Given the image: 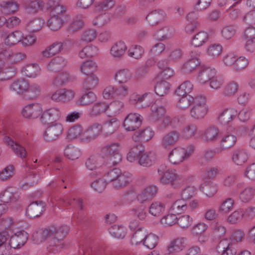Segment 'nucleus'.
<instances>
[{
  "label": "nucleus",
  "mask_w": 255,
  "mask_h": 255,
  "mask_svg": "<svg viewBox=\"0 0 255 255\" xmlns=\"http://www.w3.org/2000/svg\"><path fill=\"white\" fill-rule=\"evenodd\" d=\"M180 133L176 130H172L166 133L161 141V146L164 149H168L174 145L178 141Z\"/></svg>",
  "instance_id": "aec40b11"
},
{
  "label": "nucleus",
  "mask_w": 255,
  "mask_h": 255,
  "mask_svg": "<svg viewBox=\"0 0 255 255\" xmlns=\"http://www.w3.org/2000/svg\"><path fill=\"white\" fill-rule=\"evenodd\" d=\"M158 188L156 186L151 185L145 188L137 196V199L140 203L152 199L157 194Z\"/></svg>",
  "instance_id": "cd10ccee"
},
{
  "label": "nucleus",
  "mask_w": 255,
  "mask_h": 255,
  "mask_svg": "<svg viewBox=\"0 0 255 255\" xmlns=\"http://www.w3.org/2000/svg\"><path fill=\"white\" fill-rule=\"evenodd\" d=\"M109 232L112 236L123 239L126 234V228L123 226L114 225L109 228Z\"/></svg>",
  "instance_id": "0e129e2a"
},
{
  "label": "nucleus",
  "mask_w": 255,
  "mask_h": 255,
  "mask_svg": "<svg viewBox=\"0 0 255 255\" xmlns=\"http://www.w3.org/2000/svg\"><path fill=\"white\" fill-rule=\"evenodd\" d=\"M132 77V73L128 69H121L115 75V79L120 84L126 83Z\"/></svg>",
  "instance_id": "603ef678"
},
{
  "label": "nucleus",
  "mask_w": 255,
  "mask_h": 255,
  "mask_svg": "<svg viewBox=\"0 0 255 255\" xmlns=\"http://www.w3.org/2000/svg\"><path fill=\"white\" fill-rule=\"evenodd\" d=\"M5 142L9 146L15 155L24 160L28 155V151L25 147L12 139L9 137H5Z\"/></svg>",
  "instance_id": "dca6fc26"
},
{
  "label": "nucleus",
  "mask_w": 255,
  "mask_h": 255,
  "mask_svg": "<svg viewBox=\"0 0 255 255\" xmlns=\"http://www.w3.org/2000/svg\"><path fill=\"white\" fill-rule=\"evenodd\" d=\"M194 147L191 145L185 149L181 147L174 148L168 153V160L173 165H177L182 163L184 160L189 158L193 154Z\"/></svg>",
  "instance_id": "7ed1b4c3"
},
{
  "label": "nucleus",
  "mask_w": 255,
  "mask_h": 255,
  "mask_svg": "<svg viewBox=\"0 0 255 255\" xmlns=\"http://www.w3.org/2000/svg\"><path fill=\"white\" fill-rule=\"evenodd\" d=\"M248 159V154L246 149L239 148L235 149L233 153V161L238 165H241L245 163Z\"/></svg>",
  "instance_id": "c9c22d12"
},
{
  "label": "nucleus",
  "mask_w": 255,
  "mask_h": 255,
  "mask_svg": "<svg viewBox=\"0 0 255 255\" xmlns=\"http://www.w3.org/2000/svg\"><path fill=\"white\" fill-rule=\"evenodd\" d=\"M1 37L6 45L13 46L20 42L23 37V33L18 30L12 32L3 31Z\"/></svg>",
  "instance_id": "2eb2a0df"
},
{
  "label": "nucleus",
  "mask_w": 255,
  "mask_h": 255,
  "mask_svg": "<svg viewBox=\"0 0 255 255\" xmlns=\"http://www.w3.org/2000/svg\"><path fill=\"white\" fill-rule=\"evenodd\" d=\"M53 227H47L44 229H39L32 235V240L35 244H39L47 239L50 238V234L53 233Z\"/></svg>",
  "instance_id": "c756f323"
},
{
  "label": "nucleus",
  "mask_w": 255,
  "mask_h": 255,
  "mask_svg": "<svg viewBox=\"0 0 255 255\" xmlns=\"http://www.w3.org/2000/svg\"><path fill=\"white\" fill-rule=\"evenodd\" d=\"M67 63L65 59L62 57L57 56L53 58L48 65V69L50 71H57L64 67Z\"/></svg>",
  "instance_id": "c03bdc74"
},
{
  "label": "nucleus",
  "mask_w": 255,
  "mask_h": 255,
  "mask_svg": "<svg viewBox=\"0 0 255 255\" xmlns=\"http://www.w3.org/2000/svg\"><path fill=\"white\" fill-rule=\"evenodd\" d=\"M84 26L83 16L78 14L72 19L71 23L68 26V31L70 32H75L79 31Z\"/></svg>",
  "instance_id": "de8ad7c7"
},
{
  "label": "nucleus",
  "mask_w": 255,
  "mask_h": 255,
  "mask_svg": "<svg viewBox=\"0 0 255 255\" xmlns=\"http://www.w3.org/2000/svg\"><path fill=\"white\" fill-rule=\"evenodd\" d=\"M202 191L207 197H213L217 192V186L213 183H204L200 187Z\"/></svg>",
  "instance_id": "338daca9"
},
{
  "label": "nucleus",
  "mask_w": 255,
  "mask_h": 255,
  "mask_svg": "<svg viewBox=\"0 0 255 255\" xmlns=\"http://www.w3.org/2000/svg\"><path fill=\"white\" fill-rule=\"evenodd\" d=\"M208 39L207 32L201 31L196 34L191 39V44L194 47H199L205 43Z\"/></svg>",
  "instance_id": "8fccbe9b"
},
{
  "label": "nucleus",
  "mask_w": 255,
  "mask_h": 255,
  "mask_svg": "<svg viewBox=\"0 0 255 255\" xmlns=\"http://www.w3.org/2000/svg\"><path fill=\"white\" fill-rule=\"evenodd\" d=\"M26 57L24 53L13 51L10 49L3 48L0 50V58L10 64L19 62Z\"/></svg>",
  "instance_id": "1a4fd4ad"
},
{
  "label": "nucleus",
  "mask_w": 255,
  "mask_h": 255,
  "mask_svg": "<svg viewBox=\"0 0 255 255\" xmlns=\"http://www.w3.org/2000/svg\"><path fill=\"white\" fill-rule=\"evenodd\" d=\"M165 210V206L163 203L159 201L153 202L149 207V213L151 215L160 217Z\"/></svg>",
  "instance_id": "37998d69"
},
{
  "label": "nucleus",
  "mask_w": 255,
  "mask_h": 255,
  "mask_svg": "<svg viewBox=\"0 0 255 255\" xmlns=\"http://www.w3.org/2000/svg\"><path fill=\"white\" fill-rule=\"evenodd\" d=\"M44 23L43 20L40 18H35L28 21L26 28L30 32H36L42 28Z\"/></svg>",
  "instance_id": "e2e57ef3"
},
{
  "label": "nucleus",
  "mask_w": 255,
  "mask_h": 255,
  "mask_svg": "<svg viewBox=\"0 0 255 255\" xmlns=\"http://www.w3.org/2000/svg\"><path fill=\"white\" fill-rule=\"evenodd\" d=\"M170 89V84L164 80L157 82L154 87L155 93L161 97L167 95L169 93Z\"/></svg>",
  "instance_id": "864d4df0"
},
{
  "label": "nucleus",
  "mask_w": 255,
  "mask_h": 255,
  "mask_svg": "<svg viewBox=\"0 0 255 255\" xmlns=\"http://www.w3.org/2000/svg\"><path fill=\"white\" fill-rule=\"evenodd\" d=\"M102 126L99 123H94L90 125L83 132L81 140L89 143L96 139L102 132Z\"/></svg>",
  "instance_id": "0eeeda50"
},
{
  "label": "nucleus",
  "mask_w": 255,
  "mask_h": 255,
  "mask_svg": "<svg viewBox=\"0 0 255 255\" xmlns=\"http://www.w3.org/2000/svg\"><path fill=\"white\" fill-rule=\"evenodd\" d=\"M127 53L129 57L135 59H139L143 55L144 49L140 45H132L129 48Z\"/></svg>",
  "instance_id": "bf43d9fd"
},
{
  "label": "nucleus",
  "mask_w": 255,
  "mask_h": 255,
  "mask_svg": "<svg viewBox=\"0 0 255 255\" xmlns=\"http://www.w3.org/2000/svg\"><path fill=\"white\" fill-rule=\"evenodd\" d=\"M200 61L199 59L191 58L187 61L182 66V71L185 73H190L194 71L199 66Z\"/></svg>",
  "instance_id": "052dcab7"
},
{
  "label": "nucleus",
  "mask_w": 255,
  "mask_h": 255,
  "mask_svg": "<svg viewBox=\"0 0 255 255\" xmlns=\"http://www.w3.org/2000/svg\"><path fill=\"white\" fill-rule=\"evenodd\" d=\"M186 239L179 237L171 242L167 247V252L169 255H173L183 250L186 246Z\"/></svg>",
  "instance_id": "393cba45"
},
{
  "label": "nucleus",
  "mask_w": 255,
  "mask_h": 255,
  "mask_svg": "<svg viewBox=\"0 0 255 255\" xmlns=\"http://www.w3.org/2000/svg\"><path fill=\"white\" fill-rule=\"evenodd\" d=\"M156 154L153 151L143 152L138 160V164L144 167H149L153 165L156 160Z\"/></svg>",
  "instance_id": "2f4dec72"
},
{
  "label": "nucleus",
  "mask_w": 255,
  "mask_h": 255,
  "mask_svg": "<svg viewBox=\"0 0 255 255\" xmlns=\"http://www.w3.org/2000/svg\"><path fill=\"white\" fill-rule=\"evenodd\" d=\"M151 115L149 120L153 123L157 122L164 115L165 108L161 106H158L156 103L151 106Z\"/></svg>",
  "instance_id": "ea45409f"
},
{
  "label": "nucleus",
  "mask_w": 255,
  "mask_h": 255,
  "mask_svg": "<svg viewBox=\"0 0 255 255\" xmlns=\"http://www.w3.org/2000/svg\"><path fill=\"white\" fill-rule=\"evenodd\" d=\"M216 71L214 68L209 67L202 66L200 68L197 79L201 84H205L211 79V77L215 76Z\"/></svg>",
  "instance_id": "a878e982"
},
{
  "label": "nucleus",
  "mask_w": 255,
  "mask_h": 255,
  "mask_svg": "<svg viewBox=\"0 0 255 255\" xmlns=\"http://www.w3.org/2000/svg\"><path fill=\"white\" fill-rule=\"evenodd\" d=\"M19 5L17 0L0 2V10L4 14H9L17 12Z\"/></svg>",
  "instance_id": "4c0bfd02"
},
{
  "label": "nucleus",
  "mask_w": 255,
  "mask_h": 255,
  "mask_svg": "<svg viewBox=\"0 0 255 255\" xmlns=\"http://www.w3.org/2000/svg\"><path fill=\"white\" fill-rule=\"evenodd\" d=\"M63 245L62 241L51 237L48 242L47 251L50 254H57L62 250Z\"/></svg>",
  "instance_id": "79ce46f5"
},
{
  "label": "nucleus",
  "mask_w": 255,
  "mask_h": 255,
  "mask_svg": "<svg viewBox=\"0 0 255 255\" xmlns=\"http://www.w3.org/2000/svg\"><path fill=\"white\" fill-rule=\"evenodd\" d=\"M41 104L38 103H32L26 105L21 111L22 116L29 119H36L42 113Z\"/></svg>",
  "instance_id": "9d476101"
},
{
  "label": "nucleus",
  "mask_w": 255,
  "mask_h": 255,
  "mask_svg": "<svg viewBox=\"0 0 255 255\" xmlns=\"http://www.w3.org/2000/svg\"><path fill=\"white\" fill-rule=\"evenodd\" d=\"M28 234L23 230L16 231L10 237L8 244L11 248L19 249L26 243Z\"/></svg>",
  "instance_id": "9b49d317"
},
{
  "label": "nucleus",
  "mask_w": 255,
  "mask_h": 255,
  "mask_svg": "<svg viewBox=\"0 0 255 255\" xmlns=\"http://www.w3.org/2000/svg\"><path fill=\"white\" fill-rule=\"evenodd\" d=\"M50 124L43 134L44 138L47 141H52L57 139L63 130L62 125L59 123Z\"/></svg>",
  "instance_id": "f8f14e48"
},
{
  "label": "nucleus",
  "mask_w": 255,
  "mask_h": 255,
  "mask_svg": "<svg viewBox=\"0 0 255 255\" xmlns=\"http://www.w3.org/2000/svg\"><path fill=\"white\" fill-rule=\"evenodd\" d=\"M49 227H53L55 229L53 233L50 234V237H53L62 241L69 231V227L67 225L61 226L58 228L54 226H50Z\"/></svg>",
  "instance_id": "5fc2aeb1"
},
{
  "label": "nucleus",
  "mask_w": 255,
  "mask_h": 255,
  "mask_svg": "<svg viewBox=\"0 0 255 255\" xmlns=\"http://www.w3.org/2000/svg\"><path fill=\"white\" fill-rule=\"evenodd\" d=\"M108 109L109 105L105 102H97L88 110V115L90 117H96L105 113Z\"/></svg>",
  "instance_id": "473e14b6"
},
{
  "label": "nucleus",
  "mask_w": 255,
  "mask_h": 255,
  "mask_svg": "<svg viewBox=\"0 0 255 255\" xmlns=\"http://www.w3.org/2000/svg\"><path fill=\"white\" fill-rule=\"evenodd\" d=\"M193 88V85L189 81H186L182 83L175 91V94L179 96L188 95Z\"/></svg>",
  "instance_id": "774afa93"
},
{
  "label": "nucleus",
  "mask_w": 255,
  "mask_h": 255,
  "mask_svg": "<svg viewBox=\"0 0 255 255\" xmlns=\"http://www.w3.org/2000/svg\"><path fill=\"white\" fill-rule=\"evenodd\" d=\"M21 73L29 78H35L40 74V68L37 63L26 65L21 69Z\"/></svg>",
  "instance_id": "e433bc0d"
},
{
  "label": "nucleus",
  "mask_w": 255,
  "mask_h": 255,
  "mask_svg": "<svg viewBox=\"0 0 255 255\" xmlns=\"http://www.w3.org/2000/svg\"><path fill=\"white\" fill-rule=\"evenodd\" d=\"M197 132V127L195 124H189L183 127L180 134L183 138L189 139L194 136Z\"/></svg>",
  "instance_id": "09e8293b"
},
{
  "label": "nucleus",
  "mask_w": 255,
  "mask_h": 255,
  "mask_svg": "<svg viewBox=\"0 0 255 255\" xmlns=\"http://www.w3.org/2000/svg\"><path fill=\"white\" fill-rule=\"evenodd\" d=\"M28 88V82L24 78L18 79L10 85V90L20 95L24 100V95Z\"/></svg>",
  "instance_id": "4be33fe9"
},
{
  "label": "nucleus",
  "mask_w": 255,
  "mask_h": 255,
  "mask_svg": "<svg viewBox=\"0 0 255 255\" xmlns=\"http://www.w3.org/2000/svg\"><path fill=\"white\" fill-rule=\"evenodd\" d=\"M166 16L163 10L158 9L150 12L145 17V20L150 25H154L163 21Z\"/></svg>",
  "instance_id": "5701e85b"
},
{
  "label": "nucleus",
  "mask_w": 255,
  "mask_h": 255,
  "mask_svg": "<svg viewBox=\"0 0 255 255\" xmlns=\"http://www.w3.org/2000/svg\"><path fill=\"white\" fill-rule=\"evenodd\" d=\"M121 146L119 143L111 142L103 146L101 150L102 156L109 158V163L115 165L122 159Z\"/></svg>",
  "instance_id": "f03ea898"
},
{
  "label": "nucleus",
  "mask_w": 255,
  "mask_h": 255,
  "mask_svg": "<svg viewBox=\"0 0 255 255\" xmlns=\"http://www.w3.org/2000/svg\"><path fill=\"white\" fill-rule=\"evenodd\" d=\"M159 180L163 184H170L172 187L177 188L184 184L186 179L178 175L174 169H166L165 165H161L157 170Z\"/></svg>",
  "instance_id": "f257e3e1"
},
{
  "label": "nucleus",
  "mask_w": 255,
  "mask_h": 255,
  "mask_svg": "<svg viewBox=\"0 0 255 255\" xmlns=\"http://www.w3.org/2000/svg\"><path fill=\"white\" fill-rule=\"evenodd\" d=\"M217 249L219 252H222L221 255H235L236 254L235 245L227 239L220 241Z\"/></svg>",
  "instance_id": "7c9ffc66"
},
{
  "label": "nucleus",
  "mask_w": 255,
  "mask_h": 255,
  "mask_svg": "<svg viewBox=\"0 0 255 255\" xmlns=\"http://www.w3.org/2000/svg\"><path fill=\"white\" fill-rule=\"evenodd\" d=\"M219 140L220 147L215 149V152H217V154L233 147L237 142V137L228 131H222Z\"/></svg>",
  "instance_id": "423d86ee"
},
{
  "label": "nucleus",
  "mask_w": 255,
  "mask_h": 255,
  "mask_svg": "<svg viewBox=\"0 0 255 255\" xmlns=\"http://www.w3.org/2000/svg\"><path fill=\"white\" fill-rule=\"evenodd\" d=\"M70 40H65L63 42L56 41L54 42L42 52L44 57H50L63 51L68 43H70Z\"/></svg>",
  "instance_id": "4468645a"
},
{
  "label": "nucleus",
  "mask_w": 255,
  "mask_h": 255,
  "mask_svg": "<svg viewBox=\"0 0 255 255\" xmlns=\"http://www.w3.org/2000/svg\"><path fill=\"white\" fill-rule=\"evenodd\" d=\"M41 86L36 83H32L29 85L28 83V88L24 95V100H33L38 97L41 94Z\"/></svg>",
  "instance_id": "58836bf2"
},
{
  "label": "nucleus",
  "mask_w": 255,
  "mask_h": 255,
  "mask_svg": "<svg viewBox=\"0 0 255 255\" xmlns=\"http://www.w3.org/2000/svg\"><path fill=\"white\" fill-rule=\"evenodd\" d=\"M57 204L59 207H67L68 205H74L80 210L83 209L82 200L80 199H76L75 198H71L69 196H64L62 199L57 201Z\"/></svg>",
  "instance_id": "f704fd0d"
},
{
  "label": "nucleus",
  "mask_w": 255,
  "mask_h": 255,
  "mask_svg": "<svg viewBox=\"0 0 255 255\" xmlns=\"http://www.w3.org/2000/svg\"><path fill=\"white\" fill-rule=\"evenodd\" d=\"M152 96L151 93H145L142 95L133 93L130 96L129 101L131 104L138 108H144L150 105Z\"/></svg>",
  "instance_id": "ddd939ff"
},
{
  "label": "nucleus",
  "mask_w": 255,
  "mask_h": 255,
  "mask_svg": "<svg viewBox=\"0 0 255 255\" xmlns=\"http://www.w3.org/2000/svg\"><path fill=\"white\" fill-rule=\"evenodd\" d=\"M81 154V151L79 148L71 145H67L64 151V156L70 160L78 159Z\"/></svg>",
  "instance_id": "3c124183"
},
{
  "label": "nucleus",
  "mask_w": 255,
  "mask_h": 255,
  "mask_svg": "<svg viewBox=\"0 0 255 255\" xmlns=\"http://www.w3.org/2000/svg\"><path fill=\"white\" fill-rule=\"evenodd\" d=\"M127 46L123 41L116 43L111 49V54L116 58L122 57L125 53Z\"/></svg>",
  "instance_id": "4d7b16f0"
},
{
  "label": "nucleus",
  "mask_w": 255,
  "mask_h": 255,
  "mask_svg": "<svg viewBox=\"0 0 255 255\" xmlns=\"http://www.w3.org/2000/svg\"><path fill=\"white\" fill-rule=\"evenodd\" d=\"M208 112L206 100L205 97L199 95L195 97L193 107L190 110V115L192 118L200 120L204 117Z\"/></svg>",
  "instance_id": "20e7f679"
},
{
  "label": "nucleus",
  "mask_w": 255,
  "mask_h": 255,
  "mask_svg": "<svg viewBox=\"0 0 255 255\" xmlns=\"http://www.w3.org/2000/svg\"><path fill=\"white\" fill-rule=\"evenodd\" d=\"M131 179V174L130 173L127 171L123 172L121 171L112 186L113 188L117 189L124 188L129 183Z\"/></svg>",
  "instance_id": "c85d7f7f"
},
{
  "label": "nucleus",
  "mask_w": 255,
  "mask_h": 255,
  "mask_svg": "<svg viewBox=\"0 0 255 255\" xmlns=\"http://www.w3.org/2000/svg\"><path fill=\"white\" fill-rule=\"evenodd\" d=\"M144 151V148L142 144L133 146L128 153L127 160L131 162L138 160Z\"/></svg>",
  "instance_id": "a19ab883"
},
{
  "label": "nucleus",
  "mask_w": 255,
  "mask_h": 255,
  "mask_svg": "<svg viewBox=\"0 0 255 255\" xmlns=\"http://www.w3.org/2000/svg\"><path fill=\"white\" fill-rule=\"evenodd\" d=\"M96 63L92 60H88L83 62L80 66V70L83 74L89 75L94 74L97 69Z\"/></svg>",
  "instance_id": "680f3d73"
},
{
  "label": "nucleus",
  "mask_w": 255,
  "mask_h": 255,
  "mask_svg": "<svg viewBox=\"0 0 255 255\" xmlns=\"http://www.w3.org/2000/svg\"><path fill=\"white\" fill-rule=\"evenodd\" d=\"M61 116V111L56 107L50 108L45 110L41 117V121L44 124H53Z\"/></svg>",
  "instance_id": "a211bd4d"
},
{
  "label": "nucleus",
  "mask_w": 255,
  "mask_h": 255,
  "mask_svg": "<svg viewBox=\"0 0 255 255\" xmlns=\"http://www.w3.org/2000/svg\"><path fill=\"white\" fill-rule=\"evenodd\" d=\"M235 190L239 192V198L243 203L249 202L255 195V187L246 186L245 182L238 183L235 186Z\"/></svg>",
  "instance_id": "39448f33"
},
{
  "label": "nucleus",
  "mask_w": 255,
  "mask_h": 255,
  "mask_svg": "<svg viewBox=\"0 0 255 255\" xmlns=\"http://www.w3.org/2000/svg\"><path fill=\"white\" fill-rule=\"evenodd\" d=\"M222 131L215 126H210L207 128L202 136L205 142H215L219 140Z\"/></svg>",
  "instance_id": "b1692460"
},
{
  "label": "nucleus",
  "mask_w": 255,
  "mask_h": 255,
  "mask_svg": "<svg viewBox=\"0 0 255 255\" xmlns=\"http://www.w3.org/2000/svg\"><path fill=\"white\" fill-rule=\"evenodd\" d=\"M142 117L137 113H130L125 119L123 126L128 131H134L142 124Z\"/></svg>",
  "instance_id": "6e6552de"
},
{
  "label": "nucleus",
  "mask_w": 255,
  "mask_h": 255,
  "mask_svg": "<svg viewBox=\"0 0 255 255\" xmlns=\"http://www.w3.org/2000/svg\"><path fill=\"white\" fill-rule=\"evenodd\" d=\"M239 84L235 81H231L225 85L223 94L225 96L231 97L235 95L239 90Z\"/></svg>",
  "instance_id": "6e6d98bb"
},
{
  "label": "nucleus",
  "mask_w": 255,
  "mask_h": 255,
  "mask_svg": "<svg viewBox=\"0 0 255 255\" xmlns=\"http://www.w3.org/2000/svg\"><path fill=\"white\" fill-rule=\"evenodd\" d=\"M46 204L42 201L30 203L26 210V215L30 218L39 217L45 210Z\"/></svg>",
  "instance_id": "f3484780"
},
{
  "label": "nucleus",
  "mask_w": 255,
  "mask_h": 255,
  "mask_svg": "<svg viewBox=\"0 0 255 255\" xmlns=\"http://www.w3.org/2000/svg\"><path fill=\"white\" fill-rule=\"evenodd\" d=\"M65 19L62 18L56 15H50L48 19L47 25L53 31H57L60 29L65 22Z\"/></svg>",
  "instance_id": "a18cd8bd"
},
{
  "label": "nucleus",
  "mask_w": 255,
  "mask_h": 255,
  "mask_svg": "<svg viewBox=\"0 0 255 255\" xmlns=\"http://www.w3.org/2000/svg\"><path fill=\"white\" fill-rule=\"evenodd\" d=\"M238 115V111L234 108L224 110L219 115L218 120L222 125H229L233 121Z\"/></svg>",
  "instance_id": "bb28decb"
},
{
  "label": "nucleus",
  "mask_w": 255,
  "mask_h": 255,
  "mask_svg": "<svg viewBox=\"0 0 255 255\" xmlns=\"http://www.w3.org/2000/svg\"><path fill=\"white\" fill-rule=\"evenodd\" d=\"M154 134V132L152 128L147 127L135 131L132 136V139L135 142L147 141L152 138Z\"/></svg>",
  "instance_id": "412c9836"
},
{
  "label": "nucleus",
  "mask_w": 255,
  "mask_h": 255,
  "mask_svg": "<svg viewBox=\"0 0 255 255\" xmlns=\"http://www.w3.org/2000/svg\"><path fill=\"white\" fill-rule=\"evenodd\" d=\"M188 23L185 28L187 33H192L200 25L197 13L194 11L189 12L186 16Z\"/></svg>",
  "instance_id": "72a5a7b5"
},
{
  "label": "nucleus",
  "mask_w": 255,
  "mask_h": 255,
  "mask_svg": "<svg viewBox=\"0 0 255 255\" xmlns=\"http://www.w3.org/2000/svg\"><path fill=\"white\" fill-rule=\"evenodd\" d=\"M179 123V119L176 117H171L166 115L164 117L160 125L161 128H175Z\"/></svg>",
  "instance_id": "69168bd1"
},
{
  "label": "nucleus",
  "mask_w": 255,
  "mask_h": 255,
  "mask_svg": "<svg viewBox=\"0 0 255 255\" xmlns=\"http://www.w3.org/2000/svg\"><path fill=\"white\" fill-rule=\"evenodd\" d=\"M44 2L43 0H23V5L25 12L29 14H35L42 10Z\"/></svg>",
  "instance_id": "6ab92c4d"
},
{
  "label": "nucleus",
  "mask_w": 255,
  "mask_h": 255,
  "mask_svg": "<svg viewBox=\"0 0 255 255\" xmlns=\"http://www.w3.org/2000/svg\"><path fill=\"white\" fill-rule=\"evenodd\" d=\"M97 99L96 94L90 91L81 96L78 100V103L81 106H88L94 103Z\"/></svg>",
  "instance_id": "13d9d810"
},
{
  "label": "nucleus",
  "mask_w": 255,
  "mask_h": 255,
  "mask_svg": "<svg viewBox=\"0 0 255 255\" xmlns=\"http://www.w3.org/2000/svg\"><path fill=\"white\" fill-rule=\"evenodd\" d=\"M98 52V48L97 46L89 44L84 47L79 51V57L82 59L92 57L96 56Z\"/></svg>",
  "instance_id": "49530a36"
}]
</instances>
